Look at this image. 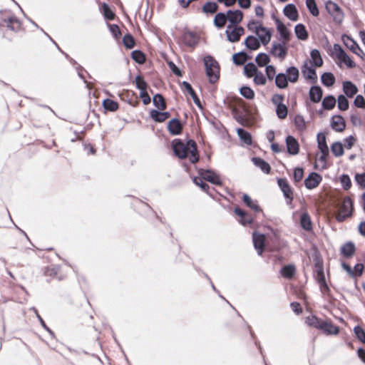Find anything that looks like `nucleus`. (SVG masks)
I'll return each instance as SVG.
<instances>
[{"label": "nucleus", "mask_w": 365, "mask_h": 365, "mask_svg": "<svg viewBox=\"0 0 365 365\" xmlns=\"http://www.w3.org/2000/svg\"><path fill=\"white\" fill-rule=\"evenodd\" d=\"M173 149L175 155L180 159L188 157L192 163L198 161L197 145L192 140H189L185 144L182 140L175 139L173 141Z\"/></svg>", "instance_id": "nucleus-1"}, {"label": "nucleus", "mask_w": 365, "mask_h": 365, "mask_svg": "<svg viewBox=\"0 0 365 365\" xmlns=\"http://www.w3.org/2000/svg\"><path fill=\"white\" fill-rule=\"evenodd\" d=\"M203 61L209 81L211 83H215L220 78L219 63L211 56H205Z\"/></svg>", "instance_id": "nucleus-2"}, {"label": "nucleus", "mask_w": 365, "mask_h": 365, "mask_svg": "<svg viewBox=\"0 0 365 365\" xmlns=\"http://www.w3.org/2000/svg\"><path fill=\"white\" fill-rule=\"evenodd\" d=\"M353 212V202L349 197H345L339 206L336 219L338 222H343L351 216Z\"/></svg>", "instance_id": "nucleus-3"}, {"label": "nucleus", "mask_w": 365, "mask_h": 365, "mask_svg": "<svg viewBox=\"0 0 365 365\" xmlns=\"http://www.w3.org/2000/svg\"><path fill=\"white\" fill-rule=\"evenodd\" d=\"M244 33L245 29L242 26H232L231 24L227 26L225 31L227 40L232 43L239 41Z\"/></svg>", "instance_id": "nucleus-4"}, {"label": "nucleus", "mask_w": 365, "mask_h": 365, "mask_svg": "<svg viewBox=\"0 0 365 365\" xmlns=\"http://www.w3.org/2000/svg\"><path fill=\"white\" fill-rule=\"evenodd\" d=\"M327 11L333 16L335 21L340 23L344 17L343 12L340 7L332 1H329L326 4Z\"/></svg>", "instance_id": "nucleus-5"}, {"label": "nucleus", "mask_w": 365, "mask_h": 365, "mask_svg": "<svg viewBox=\"0 0 365 365\" xmlns=\"http://www.w3.org/2000/svg\"><path fill=\"white\" fill-rule=\"evenodd\" d=\"M6 26L10 30L17 32L21 29L20 21L14 16H10L3 19V22L0 23V26Z\"/></svg>", "instance_id": "nucleus-6"}, {"label": "nucleus", "mask_w": 365, "mask_h": 365, "mask_svg": "<svg viewBox=\"0 0 365 365\" xmlns=\"http://www.w3.org/2000/svg\"><path fill=\"white\" fill-rule=\"evenodd\" d=\"M285 45L283 41L282 43L273 42L270 53L275 57L284 59L287 54V48Z\"/></svg>", "instance_id": "nucleus-7"}, {"label": "nucleus", "mask_w": 365, "mask_h": 365, "mask_svg": "<svg viewBox=\"0 0 365 365\" xmlns=\"http://www.w3.org/2000/svg\"><path fill=\"white\" fill-rule=\"evenodd\" d=\"M341 40L344 44L355 54L361 56V53H363L357 43L351 36L344 34L341 36Z\"/></svg>", "instance_id": "nucleus-8"}, {"label": "nucleus", "mask_w": 365, "mask_h": 365, "mask_svg": "<svg viewBox=\"0 0 365 365\" xmlns=\"http://www.w3.org/2000/svg\"><path fill=\"white\" fill-rule=\"evenodd\" d=\"M252 241L255 249L259 255H262L264 249L265 235L256 232L252 234Z\"/></svg>", "instance_id": "nucleus-9"}, {"label": "nucleus", "mask_w": 365, "mask_h": 365, "mask_svg": "<svg viewBox=\"0 0 365 365\" xmlns=\"http://www.w3.org/2000/svg\"><path fill=\"white\" fill-rule=\"evenodd\" d=\"M277 184L282 191L284 196L286 199L289 200V203H290L293 200V192L287 180L284 178H279L277 180Z\"/></svg>", "instance_id": "nucleus-10"}, {"label": "nucleus", "mask_w": 365, "mask_h": 365, "mask_svg": "<svg viewBox=\"0 0 365 365\" xmlns=\"http://www.w3.org/2000/svg\"><path fill=\"white\" fill-rule=\"evenodd\" d=\"M322 180V176L317 173H311L304 180V185L307 189L317 187Z\"/></svg>", "instance_id": "nucleus-11"}, {"label": "nucleus", "mask_w": 365, "mask_h": 365, "mask_svg": "<svg viewBox=\"0 0 365 365\" xmlns=\"http://www.w3.org/2000/svg\"><path fill=\"white\" fill-rule=\"evenodd\" d=\"M181 88L183 92L187 93L192 97L195 104L198 108H200V109L202 108V104H201V102H200L199 98L197 97L196 93L195 92V91L192 88L191 85L188 82L182 81L181 83Z\"/></svg>", "instance_id": "nucleus-12"}, {"label": "nucleus", "mask_w": 365, "mask_h": 365, "mask_svg": "<svg viewBox=\"0 0 365 365\" xmlns=\"http://www.w3.org/2000/svg\"><path fill=\"white\" fill-rule=\"evenodd\" d=\"M285 141L288 153L292 155H297L299 152L298 141L292 135H288Z\"/></svg>", "instance_id": "nucleus-13"}, {"label": "nucleus", "mask_w": 365, "mask_h": 365, "mask_svg": "<svg viewBox=\"0 0 365 365\" xmlns=\"http://www.w3.org/2000/svg\"><path fill=\"white\" fill-rule=\"evenodd\" d=\"M198 36L195 33L191 31L185 32L182 36L183 43L190 48L195 47L198 43Z\"/></svg>", "instance_id": "nucleus-14"}, {"label": "nucleus", "mask_w": 365, "mask_h": 365, "mask_svg": "<svg viewBox=\"0 0 365 365\" xmlns=\"http://www.w3.org/2000/svg\"><path fill=\"white\" fill-rule=\"evenodd\" d=\"M302 73L304 78L315 82L317 79V76L315 69L308 63L304 62L302 66Z\"/></svg>", "instance_id": "nucleus-15"}, {"label": "nucleus", "mask_w": 365, "mask_h": 365, "mask_svg": "<svg viewBox=\"0 0 365 365\" xmlns=\"http://www.w3.org/2000/svg\"><path fill=\"white\" fill-rule=\"evenodd\" d=\"M319 330L327 335H336L339 332V328L334 325L330 321H322Z\"/></svg>", "instance_id": "nucleus-16"}, {"label": "nucleus", "mask_w": 365, "mask_h": 365, "mask_svg": "<svg viewBox=\"0 0 365 365\" xmlns=\"http://www.w3.org/2000/svg\"><path fill=\"white\" fill-rule=\"evenodd\" d=\"M200 176L204 180L209 181L215 185H221L222 182L220 178V177L215 174L214 172L206 170H202L200 173Z\"/></svg>", "instance_id": "nucleus-17"}, {"label": "nucleus", "mask_w": 365, "mask_h": 365, "mask_svg": "<svg viewBox=\"0 0 365 365\" xmlns=\"http://www.w3.org/2000/svg\"><path fill=\"white\" fill-rule=\"evenodd\" d=\"M227 15L230 24L232 26L240 24L243 18V13L240 10H228Z\"/></svg>", "instance_id": "nucleus-18"}, {"label": "nucleus", "mask_w": 365, "mask_h": 365, "mask_svg": "<svg viewBox=\"0 0 365 365\" xmlns=\"http://www.w3.org/2000/svg\"><path fill=\"white\" fill-rule=\"evenodd\" d=\"M256 35L258 36L260 42L264 46H266L269 43L271 40L272 31L270 29L264 26H262L261 28H259L258 34H256Z\"/></svg>", "instance_id": "nucleus-19"}, {"label": "nucleus", "mask_w": 365, "mask_h": 365, "mask_svg": "<svg viewBox=\"0 0 365 365\" xmlns=\"http://www.w3.org/2000/svg\"><path fill=\"white\" fill-rule=\"evenodd\" d=\"M331 126L336 132H342L346 128L344 119L341 115H334L331 118Z\"/></svg>", "instance_id": "nucleus-20"}, {"label": "nucleus", "mask_w": 365, "mask_h": 365, "mask_svg": "<svg viewBox=\"0 0 365 365\" xmlns=\"http://www.w3.org/2000/svg\"><path fill=\"white\" fill-rule=\"evenodd\" d=\"M168 130L170 134L177 135L181 133L182 130V125L177 118H173L169 121L168 124Z\"/></svg>", "instance_id": "nucleus-21"}, {"label": "nucleus", "mask_w": 365, "mask_h": 365, "mask_svg": "<svg viewBox=\"0 0 365 365\" xmlns=\"http://www.w3.org/2000/svg\"><path fill=\"white\" fill-rule=\"evenodd\" d=\"M284 14L291 21H296L298 20V11L293 4H289L284 8Z\"/></svg>", "instance_id": "nucleus-22"}, {"label": "nucleus", "mask_w": 365, "mask_h": 365, "mask_svg": "<svg viewBox=\"0 0 365 365\" xmlns=\"http://www.w3.org/2000/svg\"><path fill=\"white\" fill-rule=\"evenodd\" d=\"M277 29L279 31L280 36L283 38L284 44H287L289 40V31L287 29L286 26L279 19H275Z\"/></svg>", "instance_id": "nucleus-23"}, {"label": "nucleus", "mask_w": 365, "mask_h": 365, "mask_svg": "<svg viewBox=\"0 0 365 365\" xmlns=\"http://www.w3.org/2000/svg\"><path fill=\"white\" fill-rule=\"evenodd\" d=\"M309 98L313 103H319L321 101L323 91L321 87L318 86H313L309 90Z\"/></svg>", "instance_id": "nucleus-24"}, {"label": "nucleus", "mask_w": 365, "mask_h": 365, "mask_svg": "<svg viewBox=\"0 0 365 365\" xmlns=\"http://www.w3.org/2000/svg\"><path fill=\"white\" fill-rule=\"evenodd\" d=\"M343 91L348 98H352L358 92L355 84L349 81L343 82Z\"/></svg>", "instance_id": "nucleus-25"}, {"label": "nucleus", "mask_w": 365, "mask_h": 365, "mask_svg": "<svg viewBox=\"0 0 365 365\" xmlns=\"http://www.w3.org/2000/svg\"><path fill=\"white\" fill-rule=\"evenodd\" d=\"M252 161L255 166L260 168V170L264 173L268 174L270 172V165L263 159L258 157H254L252 158Z\"/></svg>", "instance_id": "nucleus-26"}, {"label": "nucleus", "mask_w": 365, "mask_h": 365, "mask_svg": "<svg viewBox=\"0 0 365 365\" xmlns=\"http://www.w3.org/2000/svg\"><path fill=\"white\" fill-rule=\"evenodd\" d=\"M247 48L250 50H257L260 47V41L254 36H247L244 42Z\"/></svg>", "instance_id": "nucleus-27"}, {"label": "nucleus", "mask_w": 365, "mask_h": 365, "mask_svg": "<svg viewBox=\"0 0 365 365\" xmlns=\"http://www.w3.org/2000/svg\"><path fill=\"white\" fill-rule=\"evenodd\" d=\"M275 85L280 89L286 88L288 86L287 76L286 73H279L274 78Z\"/></svg>", "instance_id": "nucleus-28"}, {"label": "nucleus", "mask_w": 365, "mask_h": 365, "mask_svg": "<svg viewBox=\"0 0 365 365\" xmlns=\"http://www.w3.org/2000/svg\"><path fill=\"white\" fill-rule=\"evenodd\" d=\"M310 56L312 60L308 62L309 64H312L317 67H320L323 64V60L321 54L317 49H313L310 52Z\"/></svg>", "instance_id": "nucleus-29"}, {"label": "nucleus", "mask_w": 365, "mask_h": 365, "mask_svg": "<svg viewBox=\"0 0 365 365\" xmlns=\"http://www.w3.org/2000/svg\"><path fill=\"white\" fill-rule=\"evenodd\" d=\"M294 32L297 37L302 41H305L308 38V32L302 24H298L294 27Z\"/></svg>", "instance_id": "nucleus-30"}, {"label": "nucleus", "mask_w": 365, "mask_h": 365, "mask_svg": "<svg viewBox=\"0 0 365 365\" xmlns=\"http://www.w3.org/2000/svg\"><path fill=\"white\" fill-rule=\"evenodd\" d=\"M287 81L291 83H296L299 79V72L297 67L290 66L286 70Z\"/></svg>", "instance_id": "nucleus-31"}, {"label": "nucleus", "mask_w": 365, "mask_h": 365, "mask_svg": "<svg viewBox=\"0 0 365 365\" xmlns=\"http://www.w3.org/2000/svg\"><path fill=\"white\" fill-rule=\"evenodd\" d=\"M237 135L240 140L247 145H252V136L251 134L243 128H237Z\"/></svg>", "instance_id": "nucleus-32"}, {"label": "nucleus", "mask_w": 365, "mask_h": 365, "mask_svg": "<svg viewBox=\"0 0 365 365\" xmlns=\"http://www.w3.org/2000/svg\"><path fill=\"white\" fill-rule=\"evenodd\" d=\"M227 21H228L227 14L220 12L214 18V25L218 29H222L225 26Z\"/></svg>", "instance_id": "nucleus-33"}, {"label": "nucleus", "mask_w": 365, "mask_h": 365, "mask_svg": "<svg viewBox=\"0 0 365 365\" xmlns=\"http://www.w3.org/2000/svg\"><path fill=\"white\" fill-rule=\"evenodd\" d=\"M300 224L302 227L307 231H310L312 230L311 218L307 212H304L302 214L300 217Z\"/></svg>", "instance_id": "nucleus-34"}, {"label": "nucleus", "mask_w": 365, "mask_h": 365, "mask_svg": "<svg viewBox=\"0 0 365 365\" xmlns=\"http://www.w3.org/2000/svg\"><path fill=\"white\" fill-rule=\"evenodd\" d=\"M295 267L293 264H287L284 266L281 270L280 273L282 276L287 279H291L295 274Z\"/></svg>", "instance_id": "nucleus-35"}, {"label": "nucleus", "mask_w": 365, "mask_h": 365, "mask_svg": "<svg viewBox=\"0 0 365 365\" xmlns=\"http://www.w3.org/2000/svg\"><path fill=\"white\" fill-rule=\"evenodd\" d=\"M355 252V247L352 242H347L341 248V253L346 257H351Z\"/></svg>", "instance_id": "nucleus-36"}, {"label": "nucleus", "mask_w": 365, "mask_h": 365, "mask_svg": "<svg viewBox=\"0 0 365 365\" xmlns=\"http://www.w3.org/2000/svg\"><path fill=\"white\" fill-rule=\"evenodd\" d=\"M153 105L159 110H163L166 108L165 98L161 94H155L153 98Z\"/></svg>", "instance_id": "nucleus-37"}, {"label": "nucleus", "mask_w": 365, "mask_h": 365, "mask_svg": "<svg viewBox=\"0 0 365 365\" xmlns=\"http://www.w3.org/2000/svg\"><path fill=\"white\" fill-rule=\"evenodd\" d=\"M322 83L327 87L331 86L335 83V77L330 72L324 73L321 76Z\"/></svg>", "instance_id": "nucleus-38"}, {"label": "nucleus", "mask_w": 365, "mask_h": 365, "mask_svg": "<svg viewBox=\"0 0 365 365\" xmlns=\"http://www.w3.org/2000/svg\"><path fill=\"white\" fill-rule=\"evenodd\" d=\"M317 143L318 148L319 149L321 153H327V150H329V148L326 142V136L324 133H319L317 135Z\"/></svg>", "instance_id": "nucleus-39"}, {"label": "nucleus", "mask_w": 365, "mask_h": 365, "mask_svg": "<svg viewBox=\"0 0 365 365\" xmlns=\"http://www.w3.org/2000/svg\"><path fill=\"white\" fill-rule=\"evenodd\" d=\"M217 10H218V5L216 3L212 2V1L206 2L202 8V12L205 14H215Z\"/></svg>", "instance_id": "nucleus-40"}, {"label": "nucleus", "mask_w": 365, "mask_h": 365, "mask_svg": "<svg viewBox=\"0 0 365 365\" xmlns=\"http://www.w3.org/2000/svg\"><path fill=\"white\" fill-rule=\"evenodd\" d=\"M242 200L247 207L253 210L255 212L260 211L259 205L256 202L253 201L248 195L244 194L242 196Z\"/></svg>", "instance_id": "nucleus-41"}, {"label": "nucleus", "mask_w": 365, "mask_h": 365, "mask_svg": "<svg viewBox=\"0 0 365 365\" xmlns=\"http://www.w3.org/2000/svg\"><path fill=\"white\" fill-rule=\"evenodd\" d=\"M322 107L326 110H331L336 105V98L333 96H327L322 101Z\"/></svg>", "instance_id": "nucleus-42"}, {"label": "nucleus", "mask_w": 365, "mask_h": 365, "mask_svg": "<svg viewBox=\"0 0 365 365\" xmlns=\"http://www.w3.org/2000/svg\"><path fill=\"white\" fill-rule=\"evenodd\" d=\"M247 59V54L243 51L235 53L232 56L233 62L236 65L244 64L246 62Z\"/></svg>", "instance_id": "nucleus-43"}, {"label": "nucleus", "mask_w": 365, "mask_h": 365, "mask_svg": "<svg viewBox=\"0 0 365 365\" xmlns=\"http://www.w3.org/2000/svg\"><path fill=\"white\" fill-rule=\"evenodd\" d=\"M323 320L316 316H309L306 318L305 322L309 326L319 329Z\"/></svg>", "instance_id": "nucleus-44"}, {"label": "nucleus", "mask_w": 365, "mask_h": 365, "mask_svg": "<svg viewBox=\"0 0 365 365\" xmlns=\"http://www.w3.org/2000/svg\"><path fill=\"white\" fill-rule=\"evenodd\" d=\"M244 72L248 78H251L258 72V69L253 63H248L244 66Z\"/></svg>", "instance_id": "nucleus-45"}, {"label": "nucleus", "mask_w": 365, "mask_h": 365, "mask_svg": "<svg viewBox=\"0 0 365 365\" xmlns=\"http://www.w3.org/2000/svg\"><path fill=\"white\" fill-rule=\"evenodd\" d=\"M255 61L259 67H262L266 66L270 61V58L267 53H260L256 56Z\"/></svg>", "instance_id": "nucleus-46"}, {"label": "nucleus", "mask_w": 365, "mask_h": 365, "mask_svg": "<svg viewBox=\"0 0 365 365\" xmlns=\"http://www.w3.org/2000/svg\"><path fill=\"white\" fill-rule=\"evenodd\" d=\"M331 150L334 156L340 157L344 154L343 145L339 142H335L331 145Z\"/></svg>", "instance_id": "nucleus-47"}, {"label": "nucleus", "mask_w": 365, "mask_h": 365, "mask_svg": "<svg viewBox=\"0 0 365 365\" xmlns=\"http://www.w3.org/2000/svg\"><path fill=\"white\" fill-rule=\"evenodd\" d=\"M294 125L299 130H304L306 129V122L304 118L301 115H297L294 119Z\"/></svg>", "instance_id": "nucleus-48"}, {"label": "nucleus", "mask_w": 365, "mask_h": 365, "mask_svg": "<svg viewBox=\"0 0 365 365\" xmlns=\"http://www.w3.org/2000/svg\"><path fill=\"white\" fill-rule=\"evenodd\" d=\"M103 106L106 110L110 111H115L118 108V103L108 98L103 101Z\"/></svg>", "instance_id": "nucleus-49"}, {"label": "nucleus", "mask_w": 365, "mask_h": 365, "mask_svg": "<svg viewBox=\"0 0 365 365\" xmlns=\"http://www.w3.org/2000/svg\"><path fill=\"white\" fill-rule=\"evenodd\" d=\"M338 108L340 110L345 111L349 108V101L344 95H339L337 98Z\"/></svg>", "instance_id": "nucleus-50"}, {"label": "nucleus", "mask_w": 365, "mask_h": 365, "mask_svg": "<svg viewBox=\"0 0 365 365\" xmlns=\"http://www.w3.org/2000/svg\"><path fill=\"white\" fill-rule=\"evenodd\" d=\"M306 5L309 12L314 16H317L319 14L315 0H306Z\"/></svg>", "instance_id": "nucleus-51"}, {"label": "nucleus", "mask_w": 365, "mask_h": 365, "mask_svg": "<svg viewBox=\"0 0 365 365\" xmlns=\"http://www.w3.org/2000/svg\"><path fill=\"white\" fill-rule=\"evenodd\" d=\"M287 107L285 104L277 105V106H276V113L279 118H285L287 115Z\"/></svg>", "instance_id": "nucleus-52"}, {"label": "nucleus", "mask_w": 365, "mask_h": 365, "mask_svg": "<svg viewBox=\"0 0 365 365\" xmlns=\"http://www.w3.org/2000/svg\"><path fill=\"white\" fill-rule=\"evenodd\" d=\"M132 58L138 63H143L145 58L143 53L139 50H135L131 53Z\"/></svg>", "instance_id": "nucleus-53"}, {"label": "nucleus", "mask_w": 365, "mask_h": 365, "mask_svg": "<svg viewBox=\"0 0 365 365\" xmlns=\"http://www.w3.org/2000/svg\"><path fill=\"white\" fill-rule=\"evenodd\" d=\"M136 87L138 90L145 91L147 90L148 84L144 81L143 78L140 76H137L135 79Z\"/></svg>", "instance_id": "nucleus-54"}, {"label": "nucleus", "mask_w": 365, "mask_h": 365, "mask_svg": "<svg viewBox=\"0 0 365 365\" xmlns=\"http://www.w3.org/2000/svg\"><path fill=\"white\" fill-rule=\"evenodd\" d=\"M254 82L256 85L264 86L267 83V79L264 75L259 71L253 76Z\"/></svg>", "instance_id": "nucleus-55"}, {"label": "nucleus", "mask_w": 365, "mask_h": 365, "mask_svg": "<svg viewBox=\"0 0 365 365\" xmlns=\"http://www.w3.org/2000/svg\"><path fill=\"white\" fill-rule=\"evenodd\" d=\"M240 94L247 99H252L255 93L252 89L248 86H243L240 88Z\"/></svg>", "instance_id": "nucleus-56"}, {"label": "nucleus", "mask_w": 365, "mask_h": 365, "mask_svg": "<svg viewBox=\"0 0 365 365\" xmlns=\"http://www.w3.org/2000/svg\"><path fill=\"white\" fill-rule=\"evenodd\" d=\"M123 43L127 48H132L135 45L133 37L130 34H126L123 36Z\"/></svg>", "instance_id": "nucleus-57"}, {"label": "nucleus", "mask_w": 365, "mask_h": 365, "mask_svg": "<svg viewBox=\"0 0 365 365\" xmlns=\"http://www.w3.org/2000/svg\"><path fill=\"white\" fill-rule=\"evenodd\" d=\"M340 182L343 188L346 190L350 189V187H351V182L348 175L343 174L340 177Z\"/></svg>", "instance_id": "nucleus-58"}, {"label": "nucleus", "mask_w": 365, "mask_h": 365, "mask_svg": "<svg viewBox=\"0 0 365 365\" xmlns=\"http://www.w3.org/2000/svg\"><path fill=\"white\" fill-rule=\"evenodd\" d=\"M150 115L153 120L158 123H162L165 120L163 118L162 112L157 110H152L150 113Z\"/></svg>", "instance_id": "nucleus-59"}, {"label": "nucleus", "mask_w": 365, "mask_h": 365, "mask_svg": "<svg viewBox=\"0 0 365 365\" xmlns=\"http://www.w3.org/2000/svg\"><path fill=\"white\" fill-rule=\"evenodd\" d=\"M354 334L357 339L365 344V331L359 326H356L354 329Z\"/></svg>", "instance_id": "nucleus-60"}, {"label": "nucleus", "mask_w": 365, "mask_h": 365, "mask_svg": "<svg viewBox=\"0 0 365 365\" xmlns=\"http://www.w3.org/2000/svg\"><path fill=\"white\" fill-rule=\"evenodd\" d=\"M266 76L269 81H272L276 76V69L274 66L268 65L265 68Z\"/></svg>", "instance_id": "nucleus-61"}, {"label": "nucleus", "mask_w": 365, "mask_h": 365, "mask_svg": "<svg viewBox=\"0 0 365 365\" xmlns=\"http://www.w3.org/2000/svg\"><path fill=\"white\" fill-rule=\"evenodd\" d=\"M102 7L105 18L108 20H113L115 17V14L111 11L108 5L104 3Z\"/></svg>", "instance_id": "nucleus-62"}, {"label": "nucleus", "mask_w": 365, "mask_h": 365, "mask_svg": "<svg viewBox=\"0 0 365 365\" xmlns=\"http://www.w3.org/2000/svg\"><path fill=\"white\" fill-rule=\"evenodd\" d=\"M203 178L202 177H195L193 178V182L200 187V188L203 190L207 192V189L209 188V185L203 181Z\"/></svg>", "instance_id": "nucleus-63"}, {"label": "nucleus", "mask_w": 365, "mask_h": 365, "mask_svg": "<svg viewBox=\"0 0 365 365\" xmlns=\"http://www.w3.org/2000/svg\"><path fill=\"white\" fill-rule=\"evenodd\" d=\"M354 105L359 108L365 109V98L361 95H357L354 101Z\"/></svg>", "instance_id": "nucleus-64"}]
</instances>
